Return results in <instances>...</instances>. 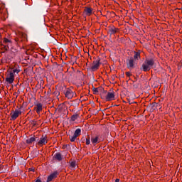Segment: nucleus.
Returning a JSON list of instances; mask_svg holds the SVG:
<instances>
[{"label":"nucleus","mask_w":182,"mask_h":182,"mask_svg":"<svg viewBox=\"0 0 182 182\" xmlns=\"http://www.w3.org/2000/svg\"><path fill=\"white\" fill-rule=\"evenodd\" d=\"M69 139H70V141L73 142L76 140V139H77V136H76V135L74 134L73 136H70Z\"/></svg>","instance_id":"23"},{"label":"nucleus","mask_w":182,"mask_h":182,"mask_svg":"<svg viewBox=\"0 0 182 182\" xmlns=\"http://www.w3.org/2000/svg\"><path fill=\"white\" fill-rule=\"evenodd\" d=\"M33 141H36V138L35 136H31L28 139H26L27 144H32Z\"/></svg>","instance_id":"14"},{"label":"nucleus","mask_w":182,"mask_h":182,"mask_svg":"<svg viewBox=\"0 0 182 182\" xmlns=\"http://www.w3.org/2000/svg\"><path fill=\"white\" fill-rule=\"evenodd\" d=\"M38 156H39V151L38 150H34L33 151V159H35V157H38Z\"/></svg>","instance_id":"22"},{"label":"nucleus","mask_w":182,"mask_h":182,"mask_svg":"<svg viewBox=\"0 0 182 182\" xmlns=\"http://www.w3.org/2000/svg\"><path fill=\"white\" fill-rule=\"evenodd\" d=\"M35 182H42V181H41V179H37Z\"/></svg>","instance_id":"34"},{"label":"nucleus","mask_w":182,"mask_h":182,"mask_svg":"<svg viewBox=\"0 0 182 182\" xmlns=\"http://www.w3.org/2000/svg\"><path fill=\"white\" fill-rule=\"evenodd\" d=\"M126 75L128 77H130V76H132V73H130V72H127Z\"/></svg>","instance_id":"30"},{"label":"nucleus","mask_w":182,"mask_h":182,"mask_svg":"<svg viewBox=\"0 0 182 182\" xmlns=\"http://www.w3.org/2000/svg\"><path fill=\"white\" fill-rule=\"evenodd\" d=\"M75 73H76V71H75V70L69 72L70 79H75Z\"/></svg>","instance_id":"20"},{"label":"nucleus","mask_w":182,"mask_h":182,"mask_svg":"<svg viewBox=\"0 0 182 182\" xmlns=\"http://www.w3.org/2000/svg\"><path fill=\"white\" fill-rule=\"evenodd\" d=\"M34 109H36V113H38V114H41V112H42V109H43L42 104L41 103L36 104Z\"/></svg>","instance_id":"10"},{"label":"nucleus","mask_w":182,"mask_h":182,"mask_svg":"<svg viewBox=\"0 0 182 182\" xmlns=\"http://www.w3.org/2000/svg\"><path fill=\"white\" fill-rule=\"evenodd\" d=\"M100 66V58H97L93 61L92 66H91V70L92 72H95V70H97V69H99Z\"/></svg>","instance_id":"3"},{"label":"nucleus","mask_w":182,"mask_h":182,"mask_svg":"<svg viewBox=\"0 0 182 182\" xmlns=\"http://www.w3.org/2000/svg\"><path fill=\"white\" fill-rule=\"evenodd\" d=\"M154 59L153 58H146L142 63L140 70L143 72H149L153 66H154Z\"/></svg>","instance_id":"1"},{"label":"nucleus","mask_w":182,"mask_h":182,"mask_svg":"<svg viewBox=\"0 0 182 182\" xmlns=\"http://www.w3.org/2000/svg\"><path fill=\"white\" fill-rule=\"evenodd\" d=\"M10 70H13V72L12 73H18L21 72V70L20 69H17V68H10Z\"/></svg>","instance_id":"21"},{"label":"nucleus","mask_w":182,"mask_h":182,"mask_svg":"<svg viewBox=\"0 0 182 182\" xmlns=\"http://www.w3.org/2000/svg\"><path fill=\"white\" fill-rule=\"evenodd\" d=\"M92 91L94 92V94L96 95L97 93H99V87H92Z\"/></svg>","instance_id":"25"},{"label":"nucleus","mask_w":182,"mask_h":182,"mask_svg":"<svg viewBox=\"0 0 182 182\" xmlns=\"http://www.w3.org/2000/svg\"><path fill=\"white\" fill-rule=\"evenodd\" d=\"M22 112L16 109L13 114H11V120H16L19 114H21Z\"/></svg>","instance_id":"9"},{"label":"nucleus","mask_w":182,"mask_h":182,"mask_svg":"<svg viewBox=\"0 0 182 182\" xmlns=\"http://www.w3.org/2000/svg\"><path fill=\"white\" fill-rule=\"evenodd\" d=\"M70 167H72L73 168H75V167H76V161H72L70 163Z\"/></svg>","instance_id":"26"},{"label":"nucleus","mask_w":182,"mask_h":182,"mask_svg":"<svg viewBox=\"0 0 182 182\" xmlns=\"http://www.w3.org/2000/svg\"><path fill=\"white\" fill-rule=\"evenodd\" d=\"M86 144L87 146H89V144H90V138H86Z\"/></svg>","instance_id":"27"},{"label":"nucleus","mask_w":182,"mask_h":182,"mask_svg":"<svg viewBox=\"0 0 182 182\" xmlns=\"http://www.w3.org/2000/svg\"><path fill=\"white\" fill-rule=\"evenodd\" d=\"M53 159L57 161H62L63 160V156L60 153H55Z\"/></svg>","instance_id":"8"},{"label":"nucleus","mask_w":182,"mask_h":182,"mask_svg":"<svg viewBox=\"0 0 182 182\" xmlns=\"http://www.w3.org/2000/svg\"><path fill=\"white\" fill-rule=\"evenodd\" d=\"M65 97H68V99H72L73 97V95H72V91L71 90H67L65 92Z\"/></svg>","instance_id":"13"},{"label":"nucleus","mask_w":182,"mask_h":182,"mask_svg":"<svg viewBox=\"0 0 182 182\" xmlns=\"http://www.w3.org/2000/svg\"><path fill=\"white\" fill-rule=\"evenodd\" d=\"M151 106H152V108L156 107V106H157V104L156 102H154L152 103Z\"/></svg>","instance_id":"31"},{"label":"nucleus","mask_w":182,"mask_h":182,"mask_svg":"<svg viewBox=\"0 0 182 182\" xmlns=\"http://www.w3.org/2000/svg\"><path fill=\"white\" fill-rule=\"evenodd\" d=\"M58 175H59V172H58V171H55L53 173H52L48 176L47 178V182L52 181V180H53L54 178H56Z\"/></svg>","instance_id":"7"},{"label":"nucleus","mask_w":182,"mask_h":182,"mask_svg":"<svg viewBox=\"0 0 182 182\" xmlns=\"http://www.w3.org/2000/svg\"><path fill=\"white\" fill-rule=\"evenodd\" d=\"M81 133H82V129H80V128H78L75 131L74 135H75L77 137H79Z\"/></svg>","instance_id":"17"},{"label":"nucleus","mask_w":182,"mask_h":182,"mask_svg":"<svg viewBox=\"0 0 182 182\" xmlns=\"http://www.w3.org/2000/svg\"><path fill=\"white\" fill-rule=\"evenodd\" d=\"M14 80H15V75L12 71H10L9 74H8L6 77V82H7L9 85H12V83H14Z\"/></svg>","instance_id":"4"},{"label":"nucleus","mask_w":182,"mask_h":182,"mask_svg":"<svg viewBox=\"0 0 182 182\" xmlns=\"http://www.w3.org/2000/svg\"><path fill=\"white\" fill-rule=\"evenodd\" d=\"M134 57H132V58L135 62H137V60H139V59H140V53L134 51Z\"/></svg>","instance_id":"15"},{"label":"nucleus","mask_w":182,"mask_h":182,"mask_svg":"<svg viewBox=\"0 0 182 182\" xmlns=\"http://www.w3.org/2000/svg\"><path fill=\"white\" fill-rule=\"evenodd\" d=\"M71 95H73V97H75L76 96V93L72 91Z\"/></svg>","instance_id":"32"},{"label":"nucleus","mask_w":182,"mask_h":182,"mask_svg":"<svg viewBox=\"0 0 182 182\" xmlns=\"http://www.w3.org/2000/svg\"><path fill=\"white\" fill-rule=\"evenodd\" d=\"M92 144H97V141H99V136L92 137L91 139Z\"/></svg>","instance_id":"18"},{"label":"nucleus","mask_w":182,"mask_h":182,"mask_svg":"<svg viewBox=\"0 0 182 182\" xmlns=\"http://www.w3.org/2000/svg\"><path fill=\"white\" fill-rule=\"evenodd\" d=\"M99 92L100 93H102V99H105V97H106V95L107 93V91L105 90V88H103V87H99Z\"/></svg>","instance_id":"11"},{"label":"nucleus","mask_w":182,"mask_h":182,"mask_svg":"<svg viewBox=\"0 0 182 182\" xmlns=\"http://www.w3.org/2000/svg\"><path fill=\"white\" fill-rule=\"evenodd\" d=\"M84 12H85V15L90 16V15H92V8L85 7V9H84Z\"/></svg>","instance_id":"12"},{"label":"nucleus","mask_w":182,"mask_h":182,"mask_svg":"<svg viewBox=\"0 0 182 182\" xmlns=\"http://www.w3.org/2000/svg\"><path fill=\"white\" fill-rule=\"evenodd\" d=\"M105 99H106L107 102H111V100H114L115 95L114 92H109L105 95Z\"/></svg>","instance_id":"5"},{"label":"nucleus","mask_w":182,"mask_h":182,"mask_svg":"<svg viewBox=\"0 0 182 182\" xmlns=\"http://www.w3.org/2000/svg\"><path fill=\"white\" fill-rule=\"evenodd\" d=\"M4 46V49L5 50H9V46Z\"/></svg>","instance_id":"29"},{"label":"nucleus","mask_w":182,"mask_h":182,"mask_svg":"<svg viewBox=\"0 0 182 182\" xmlns=\"http://www.w3.org/2000/svg\"><path fill=\"white\" fill-rule=\"evenodd\" d=\"M30 123H31V124L33 125V127H36L37 124H36V121H35V119L31 120Z\"/></svg>","instance_id":"24"},{"label":"nucleus","mask_w":182,"mask_h":182,"mask_svg":"<svg viewBox=\"0 0 182 182\" xmlns=\"http://www.w3.org/2000/svg\"><path fill=\"white\" fill-rule=\"evenodd\" d=\"M117 31H119V28H109V35H114Z\"/></svg>","instance_id":"16"},{"label":"nucleus","mask_w":182,"mask_h":182,"mask_svg":"<svg viewBox=\"0 0 182 182\" xmlns=\"http://www.w3.org/2000/svg\"><path fill=\"white\" fill-rule=\"evenodd\" d=\"M77 119H79V114H75L72 115L70 120H72V122H75V120H77Z\"/></svg>","instance_id":"19"},{"label":"nucleus","mask_w":182,"mask_h":182,"mask_svg":"<svg viewBox=\"0 0 182 182\" xmlns=\"http://www.w3.org/2000/svg\"><path fill=\"white\" fill-rule=\"evenodd\" d=\"M37 140H38V144H39V146H43V144L48 143V136H46V135H42V136L40 139L38 138Z\"/></svg>","instance_id":"6"},{"label":"nucleus","mask_w":182,"mask_h":182,"mask_svg":"<svg viewBox=\"0 0 182 182\" xmlns=\"http://www.w3.org/2000/svg\"><path fill=\"white\" fill-rule=\"evenodd\" d=\"M4 42L5 43H11V41L9 39H8V38H4Z\"/></svg>","instance_id":"28"},{"label":"nucleus","mask_w":182,"mask_h":182,"mask_svg":"<svg viewBox=\"0 0 182 182\" xmlns=\"http://www.w3.org/2000/svg\"><path fill=\"white\" fill-rule=\"evenodd\" d=\"M126 63H127V69H130V70L134 69V68L137 66V61H135L133 57H130L129 58H127Z\"/></svg>","instance_id":"2"},{"label":"nucleus","mask_w":182,"mask_h":182,"mask_svg":"<svg viewBox=\"0 0 182 182\" xmlns=\"http://www.w3.org/2000/svg\"><path fill=\"white\" fill-rule=\"evenodd\" d=\"M115 182H120V179L117 178V179L115 180Z\"/></svg>","instance_id":"33"}]
</instances>
